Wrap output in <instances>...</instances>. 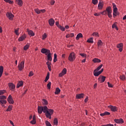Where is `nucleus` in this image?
<instances>
[{
    "label": "nucleus",
    "instance_id": "f257e3e1",
    "mask_svg": "<svg viewBox=\"0 0 126 126\" xmlns=\"http://www.w3.org/2000/svg\"><path fill=\"white\" fill-rule=\"evenodd\" d=\"M37 112L39 114L43 113L45 114V116L47 119L51 120L52 119V115L54 114V110L48 109L47 106H38L37 108Z\"/></svg>",
    "mask_w": 126,
    "mask_h": 126
},
{
    "label": "nucleus",
    "instance_id": "f03ea898",
    "mask_svg": "<svg viewBox=\"0 0 126 126\" xmlns=\"http://www.w3.org/2000/svg\"><path fill=\"white\" fill-rule=\"evenodd\" d=\"M100 14L102 15H108L109 18H111V6L106 7V9L100 12Z\"/></svg>",
    "mask_w": 126,
    "mask_h": 126
},
{
    "label": "nucleus",
    "instance_id": "7ed1b4c3",
    "mask_svg": "<svg viewBox=\"0 0 126 126\" xmlns=\"http://www.w3.org/2000/svg\"><path fill=\"white\" fill-rule=\"evenodd\" d=\"M75 53H74V52H71L68 57V60L69 62H73V61H75Z\"/></svg>",
    "mask_w": 126,
    "mask_h": 126
},
{
    "label": "nucleus",
    "instance_id": "20e7f679",
    "mask_svg": "<svg viewBox=\"0 0 126 126\" xmlns=\"http://www.w3.org/2000/svg\"><path fill=\"white\" fill-rule=\"evenodd\" d=\"M112 5L113 7V17H116L118 15V8H117V5L115 3H112Z\"/></svg>",
    "mask_w": 126,
    "mask_h": 126
},
{
    "label": "nucleus",
    "instance_id": "39448f33",
    "mask_svg": "<svg viewBox=\"0 0 126 126\" xmlns=\"http://www.w3.org/2000/svg\"><path fill=\"white\" fill-rule=\"evenodd\" d=\"M106 80V76L100 75L98 78V81L99 83H103Z\"/></svg>",
    "mask_w": 126,
    "mask_h": 126
},
{
    "label": "nucleus",
    "instance_id": "423d86ee",
    "mask_svg": "<svg viewBox=\"0 0 126 126\" xmlns=\"http://www.w3.org/2000/svg\"><path fill=\"white\" fill-rule=\"evenodd\" d=\"M41 53L42 54H45L47 56V55L51 53V51L46 48H42L41 49Z\"/></svg>",
    "mask_w": 126,
    "mask_h": 126
},
{
    "label": "nucleus",
    "instance_id": "0eeeda50",
    "mask_svg": "<svg viewBox=\"0 0 126 126\" xmlns=\"http://www.w3.org/2000/svg\"><path fill=\"white\" fill-rule=\"evenodd\" d=\"M18 68L20 71H21L24 68V61H22L18 65Z\"/></svg>",
    "mask_w": 126,
    "mask_h": 126
},
{
    "label": "nucleus",
    "instance_id": "6e6552de",
    "mask_svg": "<svg viewBox=\"0 0 126 126\" xmlns=\"http://www.w3.org/2000/svg\"><path fill=\"white\" fill-rule=\"evenodd\" d=\"M6 15L7 16V18H8V19L9 20H13V17H14V15L12 14V13H9V12H7L6 14Z\"/></svg>",
    "mask_w": 126,
    "mask_h": 126
},
{
    "label": "nucleus",
    "instance_id": "1a4fd4ad",
    "mask_svg": "<svg viewBox=\"0 0 126 126\" xmlns=\"http://www.w3.org/2000/svg\"><path fill=\"white\" fill-rule=\"evenodd\" d=\"M7 101L9 104H14V100H13V98H12V96L11 95H9L8 97L7 98Z\"/></svg>",
    "mask_w": 126,
    "mask_h": 126
},
{
    "label": "nucleus",
    "instance_id": "9d476101",
    "mask_svg": "<svg viewBox=\"0 0 126 126\" xmlns=\"http://www.w3.org/2000/svg\"><path fill=\"white\" fill-rule=\"evenodd\" d=\"M103 7H104V2L103 1H99L98 4V9L101 10V9H103Z\"/></svg>",
    "mask_w": 126,
    "mask_h": 126
},
{
    "label": "nucleus",
    "instance_id": "9b49d317",
    "mask_svg": "<svg viewBox=\"0 0 126 126\" xmlns=\"http://www.w3.org/2000/svg\"><path fill=\"white\" fill-rule=\"evenodd\" d=\"M8 86L10 90L11 91H14L15 89V85L13 84L12 83H10L8 84Z\"/></svg>",
    "mask_w": 126,
    "mask_h": 126
},
{
    "label": "nucleus",
    "instance_id": "f8f14e48",
    "mask_svg": "<svg viewBox=\"0 0 126 126\" xmlns=\"http://www.w3.org/2000/svg\"><path fill=\"white\" fill-rule=\"evenodd\" d=\"M66 74V68H64L62 72L59 73V77H62V76H63V75Z\"/></svg>",
    "mask_w": 126,
    "mask_h": 126
},
{
    "label": "nucleus",
    "instance_id": "ddd939ff",
    "mask_svg": "<svg viewBox=\"0 0 126 126\" xmlns=\"http://www.w3.org/2000/svg\"><path fill=\"white\" fill-rule=\"evenodd\" d=\"M114 122H115L116 124H124V123H125L124 120L122 118L119 119H115Z\"/></svg>",
    "mask_w": 126,
    "mask_h": 126
},
{
    "label": "nucleus",
    "instance_id": "4468645a",
    "mask_svg": "<svg viewBox=\"0 0 126 126\" xmlns=\"http://www.w3.org/2000/svg\"><path fill=\"white\" fill-rule=\"evenodd\" d=\"M25 39H26V34H24L19 38L18 41L19 42H22V41H24Z\"/></svg>",
    "mask_w": 126,
    "mask_h": 126
},
{
    "label": "nucleus",
    "instance_id": "2eb2a0df",
    "mask_svg": "<svg viewBox=\"0 0 126 126\" xmlns=\"http://www.w3.org/2000/svg\"><path fill=\"white\" fill-rule=\"evenodd\" d=\"M27 32H28L30 36H32V37H33V36H35V33L32 31V30H30L29 29H27Z\"/></svg>",
    "mask_w": 126,
    "mask_h": 126
},
{
    "label": "nucleus",
    "instance_id": "dca6fc26",
    "mask_svg": "<svg viewBox=\"0 0 126 126\" xmlns=\"http://www.w3.org/2000/svg\"><path fill=\"white\" fill-rule=\"evenodd\" d=\"M84 96H85L84 94H77L76 95V98L82 99L83 98H84Z\"/></svg>",
    "mask_w": 126,
    "mask_h": 126
},
{
    "label": "nucleus",
    "instance_id": "f3484780",
    "mask_svg": "<svg viewBox=\"0 0 126 126\" xmlns=\"http://www.w3.org/2000/svg\"><path fill=\"white\" fill-rule=\"evenodd\" d=\"M48 22L50 26H54V24H55V20H54L53 18H51L49 20Z\"/></svg>",
    "mask_w": 126,
    "mask_h": 126
},
{
    "label": "nucleus",
    "instance_id": "a211bd4d",
    "mask_svg": "<svg viewBox=\"0 0 126 126\" xmlns=\"http://www.w3.org/2000/svg\"><path fill=\"white\" fill-rule=\"evenodd\" d=\"M15 2L16 3L20 6L23 5V1H22V0H15Z\"/></svg>",
    "mask_w": 126,
    "mask_h": 126
},
{
    "label": "nucleus",
    "instance_id": "6ab92c4d",
    "mask_svg": "<svg viewBox=\"0 0 126 126\" xmlns=\"http://www.w3.org/2000/svg\"><path fill=\"white\" fill-rule=\"evenodd\" d=\"M111 112H117L118 107L117 106H114L113 105H111Z\"/></svg>",
    "mask_w": 126,
    "mask_h": 126
},
{
    "label": "nucleus",
    "instance_id": "aec40b11",
    "mask_svg": "<svg viewBox=\"0 0 126 126\" xmlns=\"http://www.w3.org/2000/svg\"><path fill=\"white\" fill-rule=\"evenodd\" d=\"M30 123L32 125H36V116L35 115L33 116L32 120Z\"/></svg>",
    "mask_w": 126,
    "mask_h": 126
},
{
    "label": "nucleus",
    "instance_id": "412c9836",
    "mask_svg": "<svg viewBox=\"0 0 126 126\" xmlns=\"http://www.w3.org/2000/svg\"><path fill=\"white\" fill-rule=\"evenodd\" d=\"M117 48H118L119 51L120 52H123V43H120L117 45Z\"/></svg>",
    "mask_w": 126,
    "mask_h": 126
},
{
    "label": "nucleus",
    "instance_id": "4be33fe9",
    "mask_svg": "<svg viewBox=\"0 0 126 126\" xmlns=\"http://www.w3.org/2000/svg\"><path fill=\"white\" fill-rule=\"evenodd\" d=\"M21 86H23V81H20L18 83L17 88H19V87H21Z\"/></svg>",
    "mask_w": 126,
    "mask_h": 126
},
{
    "label": "nucleus",
    "instance_id": "5701e85b",
    "mask_svg": "<svg viewBox=\"0 0 126 126\" xmlns=\"http://www.w3.org/2000/svg\"><path fill=\"white\" fill-rule=\"evenodd\" d=\"M80 38H83V35L81 33H79L77 35V36L76 37V39L79 40Z\"/></svg>",
    "mask_w": 126,
    "mask_h": 126
},
{
    "label": "nucleus",
    "instance_id": "b1692460",
    "mask_svg": "<svg viewBox=\"0 0 126 126\" xmlns=\"http://www.w3.org/2000/svg\"><path fill=\"white\" fill-rule=\"evenodd\" d=\"M60 93H61V89H60V88H57L55 90V94L56 95H58Z\"/></svg>",
    "mask_w": 126,
    "mask_h": 126
},
{
    "label": "nucleus",
    "instance_id": "393cba45",
    "mask_svg": "<svg viewBox=\"0 0 126 126\" xmlns=\"http://www.w3.org/2000/svg\"><path fill=\"white\" fill-rule=\"evenodd\" d=\"M47 60L48 61H49L50 62H52V54L51 53V52L47 54Z\"/></svg>",
    "mask_w": 126,
    "mask_h": 126
},
{
    "label": "nucleus",
    "instance_id": "a878e982",
    "mask_svg": "<svg viewBox=\"0 0 126 126\" xmlns=\"http://www.w3.org/2000/svg\"><path fill=\"white\" fill-rule=\"evenodd\" d=\"M2 73H3V66H0V78L2 76Z\"/></svg>",
    "mask_w": 126,
    "mask_h": 126
},
{
    "label": "nucleus",
    "instance_id": "bb28decb",
    "mask_svg": "<svg viewBox=\"0 0 126 126\" xmlns=\"http://www.w3.org/2000/svg\"><path fill=\"white\" fill-rule=\"evenodd\" d=\"M49 78H50V72H48L47 75L45 77V79L44 80L45 82H47V81L49 80Z\"/></svg>",
    "mask_w": 126,
    "mask_h": 126
},
{
    "label": "nucleus",
    "instance_id": "cd10ccee",
    "mask_svg": "<svg viewBox=\"0 0 126 126\" xmlns=\"http://www.w3.org/2000/svg\"><path fill=\"white\" fill-rule=\"evenodd\" d=\"M93 62L94 63H101V60L98 59V58H94L93 60Z\"/></svg>",
    "mask_w": 126,
    "mask_h": 126
},
{
    "label": "nucleus",
    "instance_id": "c85d7f7f",
    "mask_svg": "<svg viewBox=\"0 0 126 126\" xmlns=\"http://www.w3.org/2000/svg\"><path fill=\"white\" fill-rule=\"evenodd\" d=\"M42 104H43V106H47V105H48V100H47V99H42Z\"/></svg>",
    "mask_w": 126,
    "mask_h": 126
},
{
    "label": "nucleus",
    "instance_id": "c756f323",
    "mask_svg": "<svg viewBox=\"0 0 126 126\" xmlns=\"http://www.w3.org/2000/svg\"><path fill=\"white\" fill-rule=\"evenodd\" d=\"M29 47H30V44H29V43H27V44L24 47V51H27V50L29 49Z\"/></svg>",
    "mask_w": 126,
    "mask_h": 126
},
{
    "label": "nucleus",
    "instance_id": "7c9ffc66",
    "mask_svg": "<svg viewBox=\"0 0 126 126\" xmlns=\"http://www.w3.org/2000/svg\"><path fill=\"white\" fill-rule=\"evenodd\" d=\"M12 110V105H9L8 107V108L6 110V112H10Z\"/></svg>",
    "mask_w": 126,
    "mask_h": 126
},
{
    "label": "nucleus",
    "instance_id": "2f4dec72",
    "mask_svg": "<svg viewBox=\"0 0 126 126\" xmlns=\"http://www.w3.org/2000/svg\"><path fill=\"white\" fill-rule=\"evenodd\" d=\"M87 43H91V44H93L94 41H93V37H91L90 38H89L87 40Z\"/></svg>",
    "mask_w": 126,
    "mask_h": 126
},
{
    "label": "nucleus",
    "instance_id": "473e14b6",
    "mask_svg": "<svg viewBox=\"0 0 126 126\" xmlns=\"http://www.w3.org/2000/svg\"><path fill=\"white\" fill-rule=\"evenodd\" d=\"M97 46L98 47H101L103 46V42H102L101 40H98L97 42Z\"/></svg>",
    "mask_w": 126,
    "mask_h": 126
},
{
    "label": "nucleus",
    "instance_id": "72a5a7b5",
    "mask_svg": "<svg viewBox=\"0 0 126 126\" xmlns=\"http://www.w3.org/2000/svg\"><path fill=\"white\" fill-rule=\"evenodd\" d=\"M58 55L57 54H54V60L53 62L54 63H56L58 61Z\"/></svg>",
    "mask_w": 126,
    "mask_h": 126
},
{
    "label": "nucleus",
    "instance_id": "f704fd0d",
    "mask_svg": "<svg viewBox=\"0 0 126 126\" xmlns=\"http://www.w3.org/2000/svg\"><path fill=\"white\" fill-rule=\"evenodd\" d=\"M97 71H98V70H96L95 69L94 70V76H98L99 75L98 72H97Z\"/></svg>",
    "mask_w": 126,
    "mask_h": 126
},
{
    "label": "nucleus",
    "instance_id": "c9c22d12",
    "mask_svg": "<svg viewBox=\"0 0 126 126\" xmlns=\"http://www.w3.org/2000/svg\"><path fill=\"white\" fill-rule=\"evenodd\" d=\"M80 56H81L82 58H84V59H86L87 58V55L85 53H80Z\"/></svg>",
    "mask_w": 126,
    "mask_h": 126
},
{
    "label": "nucleus",
    "instance_id": "e433bc0d",
    "mask_svg": "<svg viewBox=\"0 0 126 126\" xmlns=\"http://www.w3.org/2000/svg\"><path fill=\"white\" fill-rule=\"evenodd\" d=\"M59 123V121L58 120V118H55L54 119V125L55 126H58V124Z\"/></svg>",
    "mask_w": 126,
    "mask_h": 126
},
{
    "label": "nucleus",
    "instance_id": "4c0bfd02",
    "mask_svg": "<svg viewBox=\"0 0 126 126\" xmlns=\"http://www.w3.org/2000/svg\"><path fill=\"white\" fill-rule=\"evenodd\" d=\"M4 1L8 2V3H9L10 4H13V1L10 0H4Z\"/></svg>",
    "mask_w": 126,
    "mask_h": 126
},
{
    "label": "nucleus",
    "instance_id": "58836bf2",
    "mask_svg": "<svg viewBox=\"0 0 126 126\" xmlns=\"http://www.w3.org/2000/svg\"><path fill=\"white\" fill-rule=\"evenodd\" d=\"M58 28H59V29L63 32H64L65 30V28H64V27L62 26L61 25L59 26Z\"/></svg>",
    "mask_w": 126,
    "mask_h": 126
},
{
    "label": "nucleus",
    "instance_id": "ea45409f",
    "mask_svg": "<svg viewBox=\"0 0 126 126\" xmlns=\"http://www.w3.org/2000/svg\"><path fill=\"white\" fill-rule=\"evenodd\" d=\"M7 103V101L4 99L0 100V104H6Z\"/></svg>",
    "mask_w": 126,
    "mask_h": 126
},
{
    "label": "nucleus",
    "instance_id": "a19ab883",
    "mask_svg": "<svg viewBox=\"0 0 126 126\" xmlns=\"http://www.w3.org/2000/svg\"><path fill=\"white\" fill-rule=\"evenodd\" d=\"M6 99V96L2 95H0V100H5Z\"/></svg>",
    "mask_w": 126,
    "mask_h": 126
},
{
    "label": "nucleus",
    "instance_id": "79ce46f5",
    "mask_svg": "<svg viewBox=\"0 0 126 126\" xmlns=\"http://www.w3.org/2000/svg\"><path fill=\"white\" fill-rule=\"evenodd\" d=\"M34 11H35V12H36V13H37V14H40V13H41L40 10H39L38 8L35 9Z\"/></svg>",
    "mask_w": 126,
    "mask_h": 126
},
{
    "label": "nucleus",
    "instance_id": "37998d69",
    "mask_svg": "<svg viewBox=\"0 0 126 126\" xmlns=\"http://www.w3.org/2000/svg\"><path fill=\"white\" fill-rule=\"evenodd\" d=\"M120 78L121 80H126V76L125 75H121Z\"/></svg>",
    "mask_w": 126,
    "mask_h": 126
},
{
    "label": "nucleus",
    "instance_id": "c03bdc74",
    "mask_svg": "<svg viewBox=\"0 0 126 126\" xmlns=\"http://www.w3.org/2000/svg\"><path fill=\"white\" fill-rule=\"evenodd\" d=\"M112 28L113 29H114L115 28V29H116V30H119V29H118V27H117V24L116 23H114L112 26Z\"/></svg>",
    "mask_w": 126,
    "mask_h": 126
},
{
    "label": "nucleus",
    "instance_id": "a18cd8bd",
    "mask_svg": "<svg viewBox=\"0 0 126 126\" xmlns=\"http://www.w3.org/2000/svg\"><path fill=\"white\" fill-rule=\"evenodd\" d=\"M47 37V33H44L43 35H42V39L43 40H45V39H46Z\"/></svg>",
    "mask_w": 126,
    "mask_h": 126
},
{
    "label": "nucleus",
    "instance_id": "49530a36",
    "mask_svg": "<svg viewBox=\"0 0 126 126\" xmlns=\"http://www.w3.org/2000/svg\"><path fill=\"white\" fill-rule=\"evenodd\" d=\"M45 125L46 126H52L51 123L48 121H45Z\"/></svg>",
    "mask_w": 126,
    "mask_h": 126
},
{
    "label": "nucleus",
    "instance_id": "de8ad7c7",
    "mask_svg": "<svg viewBox=\"0 0 126 126\" xmlns=\"http://www.w3.org/2000/svg\"><path fill=\"white\" fill-rule=\"evenodd\" d=\"M102 66H103V64H101L99 66H98L96 69L95 70H97L99 71V70L100 68H102Z\"/></svg>",
    "mask_w": 126,
    "mask_h": 126
},
{
    "label": "nucleus",
    "instance_id": "09e8293b",
    "mask_svg": "<svg viewBox=\"0 0 126 126\" xmlns=\"http://www.w3.org/2000/svg\"><path fill=\"white\" fill-rule=\"evenodd\" d=\"M92 35V36H96V37H99V33L97 32H94Z\"/></svg>",
    "mask_w": 126,
    "mask_h": 126
},
{
    "label": "nucleus",
    "instance_id": "8fccbe9b",
    "mask_svg": "<svg viewBox=\"0 0 126 126\" xmlns=\"http://www.w3.org/2000/svg\"><path fill=\"white\" fill-rule=\"evenodd\" d=\"M6 92V90H0V95H3V94Z\"/></svg>",
    "mask_w": 126,
    "mask_h": 126
},
{
    "label": "nucleus",
    "instance_id": "3c124183",
    "mask_svg": "<svg viewBox=\"0 0 126 126\" xmlns=\"http://www.w3.org/2000/svg\"><path fill=\"white\" fill-rule=\"evenodd\" d=\"M92 2L93 4L96 5L98 3V0H92Z\"/></svg>",
    "mask_w": 126,
    "mask_h": 126
},
{
    "label": "nucleus",
    "instance_id": "603ef678",
    "mask_svg": "<svg viewBox=\"0 0 126 126\" xmlns=\"http://www.w3.org/2000/svg\"><path fill=\"white\" fill-rule=\"evenodd\" d=\"M18 31H19V28H18L17 30H15V33L17 36H18L19 35V33L18 32Z\"/></svg>",
    "mask_w": 126,
    "mask_h": 126
},
{
    "label": "nucleus",
    "instance_id": "864d4df0",
    "mask_svg": "<svg viewBox=\"0 0 126 126\" xmlns=\"http://www.w3.org/2000/svg\"><path fill=\"white\" fill-rule=\"evenodd\" d=\"M51 84H52V83H51V82H49L47 85V87L49 89H51Z\"/></svg>",
    "mask_w": 126,
    "mask_h": 126
},
{
    "label": "nucleus",
    "instance_id": "5fc2aeb1",
    "mask_svg": "<svg viewBox=\"0 0 126 126\" xmlns=\"http://www.w3.org/2000/svg\"><path fill=\"white\" fill-rule=\"evenodd\" d=\"M33 75H34V73H33L32 71H30L29 74V76H33Z\"/></svg>",
    "mask_w": 126,
    "mask_h": 126
},
{
    "label": "nucleus",
    "instance_id": "6e6d98bb",
    "mask_svg": "<svg viewBox=\"0 0 126 126\" xmlns=\"http://www.w3.org/2000/svg\"><path fill=\"white\" fill-rule=\"evenodd\" d=\"M101 14V12L98 13H95L94 14V16H100V15Z\"/></svg>",
    "mask_w": 126,
    "mask_h": 126
},
{
    "label": "nucleus",
    "instance_id": "4d7b16f0",
    "mask_svg": "<svg viewBox=\"0 0 126 126\" xmlns=\"http://www.w3.org/2000/svg\"><path fill=\"white\" fill-rule=\"evenodd\" d=\"M49 70V71H52V66H51V65H48V66H47Z\"/></svg>",
    "mask_w": 126,
    "mask_h": 126
},
{
    "label": "nucleus",
    "instance_id": "13d9d810",
    "mask_svg": "<svg viewBox=\"0 0 126 126\" xmlns=\"http://www.w3.org/2000/svg\"><path fill=\"white\" fill-rule=\"evenodd\" d=\"M103 71H104V69L103 68H102L101 69V70L98 71V74H99V75L101 74V73H102V72H103Z\"/></svg>",
    "mask_w": 126,
    "mask_h": 126
},
{
    "label": "nucleus",
    "instance_id": "bf43d9fd",
    "mask_svg": "<svg viewBox=\"0 0 126 126\" xmlns=\"http://www.w3.org/2000/svg\"><path fill=\"white\" fill-rule=\"evenodd\" d=\"M55 0H52L51 1V2H50V3H51V5H54V4H55Z\"/></svg>",
    "mask_w": 126,
    "mask_h": 126
},
{
    "label": "nucleus",
    "instance_id": "052dcab7",
    "mask_svg": "<svg viewBox=\"0 0 126 126\" xmlns=\"http://www.w3.org/2000/svg\"><path fill=\"white\" fill-rule=\"evenodd\" d=\"M104 113L105 114V116H109V115H111V113L110 112L107 111L105 112Z\"/></svg>",
    "mask_w": 126,
    "mask_h": 126
},
{
    "label": "nucleus",
    "instance_id": "680f3d73",
    "mask_svg": "<svg viewBox=\"0 0 126 126\" xmlns=\"http://www.w3.org/2000/svg\"><path fill=\"white\" fill-rule=\"evenodd\" d=\"M42 12V13H45L46 12V9H41L40 10V13Z\"/></svg>",
    "mask_w": 126,
    "mask_h": 126
},
{
    "label": "nucleus",
    "instance_id": "e2e57ef3",
    "mask_svg": "<svg viewBox=\"0 0 126 126\" xmlns=\"http://www.w3.org/2000/svg\"><path fill=\"white\" fill-rule=\"evenodd\" d=\"M46 64L48 66L49 65H51V64H52V63H51L50 62L48 61L47 62H46Z\"/></svg>",
    "mask_w": 126,
    "mask_h": 126
},
{
    "label": "nucleus",
    "instance_id": "0e129e2a",
    "mask_svg": "<svg viewBox=\"0 0 126 126\" xmlns=\"http://www.w3.org/2000/svg\"><path fill=\"white\" fill-rule=\"evenodd\" d=\"M56 25L57 26V27L59 28V26H61V25L59 24V22H56Z\"/></svg>",
    "mask_w": 126,
    "mask_h": 126
},
{
    "label": "nucleus",
    "instance_id": "69168bd1",
    "mask_svg": "<svg viewBox=\"0 0 126 126\" xmlns=\"http://www.w3.org/2000/svg\"><path fill=\"white\" fill-rule=\"evenodd\" d=\"M88 101V96H86V98L85 99V103H87Z\"/></svg>",
    "mask_w": 126,
    "mask_h": 126
},
{
    "label": "nucleus",
    "instance_id": "338daca9",
    "mask_svg": "<svg viewBox=\"0 0 126 126\" xmlns=\"http://www.w3.org/2000/svg\"><path fill=\"white\" fill-rule=\"evenodd\" d=\"M70 37L71 38H72V37H74V33H70V34H69Z\"/></svg>",
    "mask_w": 126,
    "mask_h": 126
},
{
    "label": "nucleus",
    "instance_id": "774afa93",
    "mask_svg": "<svg viewBox=\"0 0 126 126\" xmlns=\"http://www.w3.org/2000/svg\"><path fill=\"white\" fill-rule=\"evenodd\" d=\"M101 126H111V124H109L105 125H102Z\"/></svg>",
    "mask_w": 126,
    "mask_h": 126
}]
</instances>
